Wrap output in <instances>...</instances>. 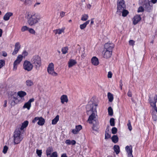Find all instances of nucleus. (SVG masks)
<instances>
[{
  "label": "nucleus",
  "mask_w": 157,
  "mask_h": 157,
  "mask_svg": "<svg viewBox=\"0 0 157 157\" xmlns=\"http://www.w3.org/2000/svg\"><path fill=\"white\" fill-rule=\"evenodd\" d=\"M121 13H122V16L124 17L126 16L129 13L128 11L127 10H125V9H124V10H122V11H121Z\"/></svg>",
  "instance_id": "35"
},
{
  "label": "nucleus",
  "mask_w": 157,
  "mask_h": 157,
  "mask_svg": "<svg viewBox=\"0 0 157 157\" xmlns=\"http://www.w3.org/2000/svg\"><path fill=\"white\" fill-rule=\"evenodd\" d=\"M26 94V93L25 92L22 91H19L17 92L18 95L21 98H23Z\"/></svg>",
  "instance_id": "24"
},
{
  "label": "nucleus",
  "mask_w": 157,
  "mask_h": 157,
  "mask_svg": "<svg viewBox=\"0 0 157 157\" xmlns=\"http://www.w3.org/2000/svg\"><path fill=\"white\" fill-rule=\"evenodd\" d=\"M90 21L88 20L83 24L80 25V28L81 29H84L86 26L90 22Z\"/></svg>",
  "instance_id": "25"
},
{
  "label": "nucleus",
  "mask_w": 157,
  "mask_h": 157,
  "mask_svg": "<svg viewBox=\"0 0 157 157\" xmlns=\"http://www.w3.org/2000/svg\"><path fill=\"white\" fill-rule=\"evenodd\" d=\"M36 153L38 156H40L42 153V150L37 149Z\"/></svg>",
  "instance_id": "49"
},
{
  "label": "nucleus",
  "mask_w": 157,
  "mask_h": 157,
  "mask_svg": "<svg viewBox=\"0 0 157 157\" xmlns=\"http://www.w3.org/2000/svg\"><path fill=\"white\" fill-rule=\"evenodd\" d=\"M53 151V149L52 147H48L46 150V155L48 156L50 155L51 153Z\"/></svg>",
  "instance_id": "26"
},
{
  "label": "nucleus",
  "mask_w": 157,
  "mask_h": 157,
  "mask_svg": "<svg viewBox=\"0 0 157 157\" xmlns=\"http://www.w3.org/2000/svg\"><path fill=\"white\" fill-rule=\"evenodd\" d=\"M29 124V122L26 121L24 122L22 124V125H19L17 126V130H19L20 131L23 130L24 131V128H26L27 126Z\"/></svg>",
  "instance_id": "11"
},
{
  "label": "nucleus",
  "mask_w": 157,
  "mask_h": 157,
  "mask_svg": "<svg viewBox=\"0 0 157 157\" xmlns=\"http://www.w3.org/2000/svg\"><path fill=\"white\" fill-rule=\"evenodd\" d=\"M15 48L13 51L12 53V55H16L20 49L21 48V45L19 42H17L15 45Z\"/></svg>",
  "instance_id": "14"
},
{
  "label": "nucleus",
  "mask_w": 157,
  "mask_h": 157,
  "mask_svg": "<svg viewBox=\"0 0 157 157\" xmlns=\"http://www.w3.org/2000/svg\"><path fill=\"white\" fill-rule=\"evenodd\" d=\"M27 22L28 24L31 26H34L40 21V17L36 14H28Z\"/></svg>",
  "instance_id": "2"
},
{
  "label": "nucleus",
  "mask_w": 157,
  "mask_h": 157,
  "mask_svg": "<svg viewBox=\"0 0 157 157\" xmlns=\"http://www.w3.org/2000/svg\"><path fill=\"white\" fill-rule=\"evenodd\" d=\"M148 101L151 106L152 107V109L157 111V107L156 105V103L157 102V96L155 95L154 96H153L150 95L149 96Z\"/></svg>",
  "instance_id": "6"
},
{
  "label": "nucleus",
  "mask_w": 157,
  "mask_h": 157,
  "mask_svg": "<svg viewBox=\"0 0 157 157\" xmlns=\"http://www.w3.org/2000/svg\"><path fill=\"white\" fill-rule=\"evenodd\" d=\"M98 104L95 103H89L86 107V113L87 115H91L89 116L88 121L89 123H93V129L97 131L99 128V123L97 117V106Z\"/></svg>",
  "instance_id": "1"
},
{
  "label": "nucleus",
  "mask_w": 157,
  "mask_h": 157,
  "mask_svg": "<svg viewBox=\"0 0 157 157\" xmlns=\"http://www.w3.org/2000/svg\"><path fill=\"white\" fill-rule=\"evenodd\" d=\"M58 154L56 151L53 152L50 155V157H58Z\"/></svg>",
  "instance_id": "44"
},
{
  "label": "nucleus",
  "mask_w": 157,
  "mask_h": 157,
  "mask_svg": "<svg viewBox=\"0 0 157 157\" xmlns=\"http://www.w3.org/2000/svg\"><path fill=\"white\" fill-rule=\"evenodd\" d=\"M61 102L63 104L65 102H67L68 101L67 97V95H63L61 96L60 98Z\"/></svg>",
  "instance_id": "22"
},
{
  "label": "nucleus",
  "mask_w": 157,
  "mask_h": 157,
  "mask_svg": "<svg viewBox=\"0 0 157 157\" xmlns=\"http://www.w3.org/2000/svg\"><path fill=\"white\" fill-rule=\"evenodd\" d=\"M113 149L117 154L119 153L120 152V147L118 145H114L113 147Z\"/></svg>",
  "instance_id": "32"
},
{
  "label": "nucleus",
  "mask_w": 157,
  "mask_h": 157,
  "mask_svg": "<svg viewBox=\"0 0 157 157\" xmlns=\"http://www.w3.org/2000/svg\"><path fill=\"white\" fill-rule=\"evenodd\" d=\"M64 29L62 28L61 29H58L54 30V31L55 32L56 34H60L62 33H63Z\"/></svg>",
  "instance_id": "30"
},
{
  "label": "nucleus",
  "mask_w": 157,
  "mask_h": 157,
  "mask_svg": "<svg viewBox=\"0 0 157 157\" xmlns=\"http://www.w3.org/2000/svg\"><path fill=\"white\" fill-rule=\"evenodd\" d=\"M152 119L154 121H156L157 120V111L153 109L152 112Z\"/></svg>",
  "instance_id": "21"
},
{
  "label": "nucleus",
  "mask_w": 157,
  "mask_h": 157,
  "mask_svg": "<svg viewBox=\"0 0 157 157\" xmlns=\"http://www.w3.org/2000/svg\"><path fill=\"white\" fill-rule=\"evenodd\" d=\"M61 157H67L66 153H63L61 155Z\"/></svg>",
  "instance_id": "62"
},
{
  "label": "nucleus",
  "mask_w": 157,
  "mask_h": 157,
  "mask_svg": "<svg viewBox=\"0 0 157 157\" xmlns=\"http://www.w3.org/2000/svg\"><path fill=\"white\" fill-rule=\"evenodd\" d=\"M34 99L32 98L30 99L29 101L25 103L24 105L23 108H27L28 110H29L31 107V103L34 101Z\"/></svg>",
  "instance_id": "15"
},
{
  "label": "nucleus",
  "mask_w": 157,
  "mask_h": 157,
  "mask_svg": "<svg viewBox=\"0 0 157 157\" xmlns=\"http://www.w3.org/2000/svg\"><path fill=\"white\" fill-rule=\"evenodd\" d=\"M88 16L87 15L84 14L82 15L81 20L82 21H86L88 19Z\"/></svg>",
  "instance_id": "38"
},
{
  "label": "nucleus",
  "mask_w": 157,
  "mask_h": 157,
  "mask_svg": "<svg viewBox=\"0 0 157 157\" xmlns=\"http://www.w3.org/2000/svg\"><path fill=\"white\" fill-rule=\"evenodd\" d=\"M76 144V141L75 140H71V145H74Z\"/></svg>",
  "instance_id": "59"
},
{
  "label": "nucleus",
  "mask_w": 157,
  "mask_h": 157,
  "mask_svg": "<svg viewBox=\"0 0 157 157\" xmlns=\"http://www.w3.org/2000/svg\"><path fill=\"white\" fill-rule=\"evenodd\" d=\"M108 98L109 101V102H112L113 99V95L110 92H109L107 94Z\"/></svg>",
  "instance_id": "29"
},
{
  "label": "nucleus",
  "mask_w": 157,
  "mask_h": 157,
  "mask_svg": "<svg viewBox=\"0 0 157 157\" xmlns=\"http://www.w3.org/2000/svg\"><path fill=\"white\" fill-rule=\"evenodd\" d=\"M132 145L127 146L125 147V150L128 154V157H133L132 154Z\"/></svg>",
  "instance_id": "10"
},
{
  "label": "nucleus",
  "mask_w": 157,
  "mask_h": 157,
  "mask_svg": "<svg viewBox=\"0 0 157 157\" xmlns=\"http://www.w3.org/2000/svg\"><path fill=\"white\" fill-rule=\"evenodd\" d=\"M127 126L128 127V129L130 131H131L132 130V128L131 124L130 121L129 120L128 121V123L127 124Z\"/></svg>",
  "instance_id": "42"
},
{
  "label": "nucleus",
  "mask_w": 157,
  "mask_h": 157,
  "mask_svg": "<svg viewBox=\"0 0 157 157\" xmlns=\"http://www.w3.org/2000/svg\"><path fill=\"white\" fill-rule=\"evenodd\" d=\"M47 71L49 74L54 76L57 75L58 74L54 71V65L53 63L49 64L47 67Z\"/></svg>",
  "instance_id": "7"
},
{
  "label": "nucleus",
  "mask_w": 157,
  "mask_h": 157,
  "mask_svg": "<svg viewBox=\"0 0 157 157\" xmlns=\"http://www.w3.org/2000/svg\"><path fill=\"white\" fill-rule=\"evenodd\" d=\"M29 28L26 26H23L21 29V31L22 32H25L26 30H28Z\"/></svg>",
  "instance_id": "46"
},
{
  "label": "nucleus",
  "mask_w": 157,
  "mask_h": 157,
  "mask_svg": "<svg viewBox=\"0 0 157 157\" xmlns=\"http://www.w3.org/2000/svg\"><path fill=\"white\" fill-rule=\"evenodd\" d=\"M112 133L113 134H116L117 131V129L116 127H113L112 129Z\"/></svg>",
  "instance_id": "48"
},
{
  "label": "nucleus",
  "mask_w": 157,
  "mask_h": 157,
  "mask_svg": "<svg viewBox=\"0 0 157 157\" xmlns=\"http://www.w3.org/2000/svg\"><path fill=\"white\" fill-rule=\"evenodd\" d=\"M8 149V147L6 146H5L3 147V152L5 154L6 153Z\"/></svg>",
  "instance_id": "45"
},
{
  "label": "nucleus",
  "mask_w": 157,
  "mask_h": 157,
  "mask_svg": "<svg viewBox=\"0 0 157 157\" xmlns=\"http://www.w3.org/2000/svg\"><path fill=\"white\" fill-rule=\"evenodd\" d=\"M135 41L133 40H130L129 41V44L133 46L134 45Z\"/></svg>",
  "instance_id": "53"
},
{
  "label": "nucleus",
  "mask_w": 157,
  "mask_h": 157,
  "mask_svg": "<svg viewBox=\"0 0 157 157\" xmlns=\"http://www.w3.org/2000/svg\"><path fill=\"white\" fill-rule=\"evenodd\" d=\"M150 2H151L153 4H155L157 2V0H151Z\"/></svg>",
  "instance_id": "63"
},
{
  "label": "nucleus",
  "mask_w": 157,
  "mask_h": 157,
  "mask_svg": "<svg viewBox=\"0 0 157 157\" xmlns=\"http://www.w3.org/2000/svg\"><path fill=\"white\" fill-rule=\"evenodd\" d=\"M13 13L11 12H8L6 13L3 17V19L6 21H8L10 17L13 15Z\"/></svg>",
  "instance_id": "19"
},
{
  "label": "nucleus",
  "mask_w": 157,
  "mask_h": 157,
  "mask_svg": "<svg viewBox=\"0 0 157 157\" xmlns=\"http://www.w3.org/2000/svg\"><path fill=\"white\" fill-rule=\"evenodd\" d=\"M26 85L28 86H31L33 85V82L30 80H27L26 81Z\"/></svg>",
  "instance_id": "37"
},
{
  "label": "nucleus",
  "mask_w": 157,
  "mask_h": 157,
  "mask_svg": "<svg viewBox=\"0 0 157 157\" xmlns=\"http://www.w3.org/2000/svg\"><path fill=\"white\" fill-rule=\"evenodd\" d=\"M65 12H64L63 11H62L60 13V16L61 17H63L65 15Z\"/></svg>",
  "instance_id": "56"
},
{
  "label": "nucleus",
  "mask_w": 157,
  "mask_h": 157,
  "mask_svg": "<svg viewBox=\"0 0 157 157\" xmlns=\"http://www.w3.org/2000/svg\"><path fill=\"white\" fill-rule=\"evenodd\" d=\"M45 121V120L44 118L41 117H39L37 124L39 125L42 126L44 124Z\"/></svg>",
  "instance_id": "23"
},
{
  "label": "nucleus",
  "mask_w": 157,
  "mask_h": 157,
  "mask_svg": "<svg viewBox=\"0 0 157 157\" xmlns=\"http://www.w3.org/2000/svg\"><path fill=\"white\" fill-rule=\"evenodd\" d=\"M109 132V129L108 128H106L105 130V139H109L110 137L111 136L108 133Z\"/></svg>",
  "instance_id": "31"
},
{
  "label": "nucleus",
  "mask_w": 157,
  "mask_h": 157,
  "mask_svg": "<svg viewBox=\"0 0 157 157\" xmlns=\"http://www.w3.org/2000/svg\"><path fill=\"white\" fill-rule=\"evenodd\" d=\"M150 1L147 0V1H145L143 5L144 8L147 12H150L152 8V6L150 5Z\"/></svg>",
  "instance_id": "9"
},
{
  "label": "nucleus",
  "mask_w": 157,
  "mask_h": 157,
  "mask_svg": "<svg viewBox=\"0 0 157 157\" xmlns=\"http://www.w3.org/2000/svg\"><path fill=\"white\" fill-rule=\"evenodd\" d=\"M119 83H120L119 86H120V87L121 88V90L122 89V87L123 85V84L122 83V81L121 80L120 81Z\"/></svg>",
  "instance_id": "55"
},
{
  "label": "nucleus",
  "mask_w": 157,
  "mask_h": 157,
  "mask_svg": "<svg viewBox=\"0 0 157 157\" xmlns=\"http://www.w3.org/2000/svg\"><path fill=\"white\" fill-rule=\"evenodd\" d=\"M22 2H23L26 5L30 4L32 3V0H20Z\"/></svg>",
  "instance_id": "36"
},
{
  "label": "nucleus",
  "mask_w": 157,
  "mask_h": 157,
  "mask_svg": "<svg viewBox=\"0 0 157 157\" xmlns=\"http://www.w3.org/2000/svg\"><path fill=\"white\" fill-rule=\"evenodd\" d=\"M114 47V45L113 43H107L104 45V50L109 51H112Z\"/></svg>",
  "instance_id": "13"
},
{
  "label": "nucleus",
  "mask_w": 157,
  "mask_h": 157,
  "mask_svg": "<svg viewBox=\"0 0 157 157\" xmlns=\"http://www.w3.org/2000/svg\"><path fill=\"white\" fill-rule=\"evenodd\" d=\"M112 53V51H109L105 50H104L102 52V54L103 55L104 58L108 59L110 58Z\"/></svg>",
  "instance_id": "12"
},
{
  "label": "nucleus",
  "mask_w": 157,
  "mask_h": 157,
  "mask_svg": "<svg viewBox=\"0 0 157 157\" xmlns=\"http://www.w3.org/2000/svg\"><path fill=\"white\" fill-rule=\"evenodd\" d=\"M5 64V61L3 60H0V68H1Z\"/></svg>",
  "instance_id": "47"
},
{
  "label": "nucleus",
  "mask_w": 157,
  "mask_h": 157,
  "mask_svg": "<svg viewBox=\"0 0 157 157\" xmlns=\"http://www.w3.org/2000/svg\"><path fill=\"white\" fill-rule=\"evenodd\" d=\"M117 13L120 14L122 10L125 9L126 5L124 0H118L117 2Z\"/></svg>",
  "instance_id": "5"
},
{
  "label": "nucleus",
  "mask_w": 157,
  "mask_h": 157,
  "mask_svg": "<svg viewBox=\"0 0 157 157\" xmlns=\"http://www.w3.org/2000/svg\"><path fill=\"white\" fill-rule=\"evenodd\" d=\"M31 61L35 66L36 70H39V67L41 65V59L38 55L33 56L31 59Z\"/></svg>",
  "instance_id": "3"
},
{
  "label": "nucleus",
  "mask_w": 157,
  "mask_h": 157,
  "mask_svg": "<svg viewBox=\"0 0 157 157\" xmlns=\"http://www.w3.org/2000/svg\"><path fill=\"white\" fill-rule=\"evenodd\" d=\"M128 96L129 97H131L132 96V93L131 91L129 90L127 93Z\"/></svg>",
  "instance_id": "58"
},
{
  "label": "nucleus",
  "mask_w": 157,
  "mask_h": 157,
  "mask_svg": "<svg viewBox=\"0 0 157 157\" xmlns=\"http://www.w3.org/2000/svg\"><path fill=\"white\" fill-rule=\"evenodd\" d=\"M108 112L109 115L112 116L113 114V110L111 107H109L108 108Z\"/></svg>",
  "instance_id": "40"
},
{
  "label": "nucleus",
  "mask_w": 157,
  "mask_h": 157,
  "mask_svg": "<svg viewBox=\"0 0 157 157\" xmlns=\"http://www.w3.org/2000/svg\"><path fill=\"white\" fill-rule=\"evenodd\" d=\"M23 57L24 56V57L26 56H27L28 55V53L27 52L25 51L23 52L22 53Z\"/></svg>",
  "instance_id": "52"
},
{
  "label": "nucleus",
  "mask_w": 157,
  "mask_h": 157,
  "mask_svg": "<svg viewBox=\"0 0 157 157\" xmlns=\"http://www.w3.org/2000/svg\"><path fill=\"white\" fill-rule=\"evenodd\" d=\"M141 20V17L140 15H136L132 19L133 23L134 25L137 24Z\"/></svg>",
  "instance_id": "16"
},
{
  "label": "nucleus",
  "mask_w": 157,
  "mask_h": 157,
  "mask_svg": "<svg viewBox=\"0 0 157 157\" xmlns=\"http://www.w3.org/2000/svg\"><path fill=\"white\" fill-rule=\"evenodd\" d=\"M91 61L92 64L95 66H97L99 63L98 58L95 56H94L92 58Z\"/></svg>",
  "instance_id": "18"
},
{
  "label": "nucleus",
  "mask_w": 157,
  "mask_h": 157,
  "mask_svg": "<svg viewBox=\"0 0 157 157\" xmlns=\"http://www.w3.org/2000/svg\"><path fill=\"white\" fill-rule=\"evenodd\" d=\"M144 8L142 6H140L138 8L137 12L138 13L142 12H144Z\"/></svg>",
  "instance_id": "43"
},
{
  "label": "nucleus",
  "mask_w": 157,
  "mask_h": 157,
  "mask_svg": "<svg viewBox=\"0 0 157 157\" xmlns=\"http://www.w3.org/2000/svg\"><path fill=\"white\" fill-rule=\"evenodd\" d=\"M33 65L30 61L25 60L23 64L24 69L28 71H31L33 68Z\"/></svg>",
  "instance_id": "8"
},
{
  "label": "nucleus",
  "mask_w": 157,
  "mask_h": 157,
  "mask_svg": "<svg viewBox=\"0 0 157 157\" xmlns=\"http://www.w3.org/2000/svg\"><path fill=\"white\" fill-rule=\"evenodd\" d=\"M2 56L4 57H6L7 56V54L6 52H2Z\"/></svg>",
  "instance_id": "64"
},
{
  "label": "nucleus",
  "mask_w": 157,
  "mask_h": 157,
  "mask_svg": "<svg viewBox=\"0 0 157 157\" xmlns=\"http://www.w3.org/2000/svg\"><path fill=\"white\" fill-rule=\"evenodd\" d=\"M71 140H67L65 141V143L68 145H71Z\"/></svg>",
  "instance_id": "57"
},
{
  "label": "nucleus",
  "mask_w": 157,
  "mask_h": 157,
  "mask_svg": "<svg viewBox=\"0 0 157 157\" xmlns=\"http://www.w3.org/2000/svg\"><path fill=\"white\" fill-rule=\"evenodd\" d=\"M18 64H15L14 62L13 63V69L14 70H16L17 68V65Z\"/></svg>",
  "instance_id": "61"
},
{
  "label": "nucleus",
  "mask_w": 157,
  "mask_h": 157,
  "mask_svg": "<svg viewBox=\"0 0 157 157\" xmlns=\"http://www.w3.org/2000/svg\"><path fill=\"white\" fill-rule=\"evenodd\" d=\"M110 125L112 126L115 125L114 119L113 118H111L110 120Z\"/></svg>",
  "instance_id": "41"
},
{
  "label": "nucleus",
  "mask_w": 157,
  "mask_h": 157,
  "mask_svg": "<svg viewBox=\"0 0 157 157\" xmlns=\"http://www.w3.org/2000/svg\"><path fill=\"white\" fill-rule=\"evenodd\" d=\"M23 59V56L22 55H19L16 59L14 61L15 64H19L22 61Z\"/></svg>",
  "instance_id": "20"
},
{
  "label": "nucleus",
  "mask_w": 157,
  "mask_h": 157,
  "mask_svg": "<svg viewBox=\"0 0 157 157\" xmlns=\"http://www.w3.org/2000/svg\"><path fill=\"white\" fill-rule=\"evenodd\" d=\"M23 137L21 134V131L19 130L16 129L14 132L13 135L14 143V144L19 143L23 139Z\"/></svg>",
  "instance_id": "4"
},
{
  "label": "nucleus",
  "mask_w": 157,
  "mask_h": 157,
  "mask_svg": "<svg viewBox=\"0 0 157 157\" xmlns=\"http://www.w3.org/2000/svg\"><path fill=\"white\" fill-rule=\"evenodd\" d=\"M28 30L31 33L34 34L35 33V30L33 29L29 28Z\"/></svg>",
  "instance_id": "50"
},
{
  "label": "nucleus",
  "mask_w": 157,
  "mask_h": 157,
  "mask_svg": "<svg viewBox=\"0 0 157 157\" xmlns=\"http://www.w3.org/2000/svg\"><path fill=\"white\" fill-rule=\"evenodd\" d=\"M76 63V62L75 60L71 59L68 62V67H71L75 65Z\"/></svg>",
  "instance_id": "28"
},
{
  "label": "nucleus",
  "mask_w": 157,
  "mask_h": 157,
  "mask_svg": "<svg viewBox=\"0 0 157 157\" xmlns=\"http://www.w3.org/2000/svg\"><path fill=\"white\" fill-rule=\"evenodd\" d=\"M7 101L6 100H5L4 101V104L3 105V106L4 107H6L7 106Z\"/></svg>",
  "instance_id": "60"
},
{
  "label": "nucleus",
  "mask_w": 157,
  "mask_h": 157,
  "mask_svg": "<svg viewBox=\"0 0 157 157\" xmlns=\"http://www.w3.org/2000/svg\"><path fill=\"white\" fill-rule=\"evenodd\" d=\"M68 48L67 47H63L62 49V52L63 54H66L67 52Z\"/></svg>",
  "instance_id": "39"
},
{
  "label": "nucleus",
  "mask_w": 157,
  "mask_h": 157,
  "mask_svg": "<svg viewBox=\"0 0 157 157\" xmlns=\"http://www.w3.org/2000/svg\"><path fill=\"white\" fill-rule=\"evenodd\" d=\"M82 128V126L80 125H79L75 126V129L72 130V132L74 134H76L79 132V131Z\"/></svg>",
  "instance_id": "17"
},
{
  "label": "nucleus",
  "mask_w": 157,
  "mask_h": 157,
  "mask_svg": "<svg viewBox=\"0 0 157 157\" xmlns=\"http://www.w3.org/2000/svg\"><path fill=\"white\" fill-rule=\"evenodd\" d=\"M112 73L111 71H109L108 72V77L109 78H111L112 77Z\"/></svg>",
  "instance_id": "54"
},
{
  "label": "nucleus",
  "mask_w": 157,
  "mask_h": 157,
  "mask_svg": "<svg viewBox=\"0 0 157 157\" xmlns=\"http://www.w3.org/2000/svg\"><path fill=\"white\" fill-rule=\"evenodd\" d=\"M39 117H36L34 118V119L33 120L32 122L33 123H35L37 122V121H38Z\"/></svg>",
  "instance_id": "51"
},
{
  "label": "nucleus",
  "mask_w": 157,
  "mask_h": 157,
  "mask_svg": "<svg viewBox=\"0 0 157 157\" xmlns=\"http://www.w3.org/2000/svg\"><path fill=\"white\" fill-rule=\"evenodd\" d=\"M59 117L58 115H57L56 117L52 120V124H56L59 120Z\"/></svg>",
  "instance_id": "27"
},
{
  "label": "nucleus",
  "mask_w": 157,
  "mask_h": 157,
  "mask_svg": "<svg viewBox=\"0 0 157 157\" xmlns=\"http://www.w3.org/2000/svg\"><path fill=\"white\" fill-rule=\"evenodd\" d=\"M18 96L16 93H13L12 96V98H13V101L15 102L16 100H17L18 98Z\"/></svg>",
  "instance_id": "34"
},
{
  "label": "nucleus",
  "mask_w": 157,
  "mask_h": 157,
  "mask_svg": "<svg viewBox=\"0 0 157 157\" xmlns=\"http://www.w3.org/2000/svg\"><path fill=\"white\" fill-rule=\"evenodd\" d=\"M111 139L112 141L115 143H117L118 141V138L117 135H113Z\"/></svg>",
  "instance_id": "33"
}]
</instances>
